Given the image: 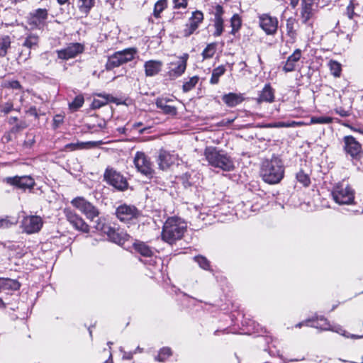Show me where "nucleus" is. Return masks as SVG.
Returning a JSON list of instances; mask_svg holds the SVG:
<instances>
[{
  "label": "nucleus",
  "instance_id": "1",
  "mask_svg": "<svg viewBox=\"0 0 363 363\" xmlns=\"http://www.w3.org/2000/svg\"><path fill=\"white\" fill-rule=\"evenodd\" d=\"M285 167L280 156L273 155L271 159L262 162L260 176L263 181L269 184L279 183L284 177Z\"/></svg>",
  "mask_w": 363,
  "mask_h": 363
},
{
  "label": "nucleus",
  "instance_id": "2",
  "mask_svg": "<svg viewBox=\"0 0 363 363\" xmlns=\"http://www.w3.org/2000/svg\"><path fill=\"white\" fill-rule=\"evenodd\" d=\"M186 230V224L177 217L168 218L165 221L162 232V238L170 245L182 239Z\"/></svg>",
  "mask_w": 363,
  "mask_h": 363
},
{
  "label": "nucleus",
  "instance_id": "3",
  "mask_svg": "<svg viewBox=\"0 0 363 363\" xmlns=\"http://www.w3.org/2000/svg\"><path fill=\"white\" fill-rule=\"evenodd\" d=\"M204 155L208 164L212 167L219 168L223 171H231L234 169V162L232 158L222 150L214 147H207Z\"/></svg>",
  "mask_w": 363,
  "mask_h": 363
},
{
  "label": "nucleus",
  "instance_id": "4",
  "mask_svg": "<svg viewBox=\"0 0 363 363\" xmlns=\"http://www.w3.org/2000/svg\"><path fill=\"white\" fill-rule=\"evenodd\" d=\"M94 228L96 230L106 234L110 241L123 247H127V242L133 241L132 238L128 233L106 225L103 220H98L97 223L94 225Z\"/></svg>",
  "mask_w": 363,
  "mask_h": 363
},
{
  "label": "nucleus",
  "instance_id": "5",
  "mask_svg": "<svg viewBox=\"0 0 363 363\" xmlns=\"http://www.w3.org/2000/svg\"><path fill=\"white\" fill-rule=\"evenodd\" d=\"M70 203L73 207L83 213L88 220L93 222L94 225L97 223L98 220L104 221V219L100 216L99 208L85 198L77 196L74 198Z\"/></svg>",
  "mask_w": 363,
  "mask_h": 363
},
{
  "label": "nucleus",
  "instance_id": "6",
  "mask_svg": "<svg viewBox=\"0 0 363 363\" xmlns=\"http://www.w3.org/2000/svg\"><path fill=\"white\" fill-rule=\"evenodd\" d=\"M331 195L335 203L339 205H350L354 203V191L347 184L339 182L331 191Z\"/></svg>",
  "mask_w": 363,
  "mask_h": 363
},
{
  "label": "nucleus",
  "instance_id": "7",
  "mask_svg": "<svg viewBox=\"0 0 363 363\" xmlns=\"http://www.w3.org/2000/svg\"><path fill=\"white\" fill-rule=\"evenodd\" d=\"M137 50L135 48H128L121 51L116 52L112 55L109 56L106 64V69L107 70L113 69L118 67L123 64L133 60Z\"/></svg>",
  "mask_w": 363,
  "mask_h": 363
},
{
  "label": "nucleus",
  "instance_id": "8",
  "mask_svg": "<svg viewBox=\"0 0 363 363\" xmlns=\"http://www.w3.org/2000/svg\"><path fill=\"white\" fill-rule=\"evenodd\" d=\"M104 179L118 191H125L128 187L126 178L113 168H106L104 174Z\"/></svg>",
  "mask_w": 363,
  "mask_h": 363
},
{
  "label": "nucleus",
  "instance_id": "9",
  "mask_svg": "<svg viewBox=\"0 0 363 363\" xmlns=\"http://www.w3.org/2000/svg\"><path fill=\"white\" fill-rule=\"evenodd\" d=\"M130 242L135 252L144 257L150 259L145 262L146 264L155 265L157 264V262L160 261V259L155 255V252L154 248L149 246L147 243L138 240H133Z\"/></svg>",
  "mask_w": 363,
  "mask_h": 363
},
{
  "label": "nucleus",
  "instance_id": "10",
  "mask_svg": "<svg viewBox=\"0 0 363 363\" xmlns=\"http://www.w3.org/2000/svg\"><path fill=\"white\" fill-rule=\"evenodd\" d=\"M345 153L350 155L352 159L360 160L363 157V150L362 145L352 135H346L343 138Z\"/></svg>",
  "mask_w": 363,
  "mask_h": 363
},
{
  "label": "nucleus",
  "instance_id": "11",
  "mask_svg": "<svg viewBox=\"0 0 363 363\" xmlns=\"http://www.w3.org/2000/svg\"><path fill=\"white\" fill-rule=\"evenodd\" d=\"M64 213L67 220L72 228L82 233H88L90 230L89 225L85 222L83 218L69 208H65Z\"/></svg>",
  "mask_w": 363,
  "mask_h": 363
},
{
  "label": "nucleus",
  "instance_id": "12",
  "mask_svg": "<svg viewBox=\"0 0 363 363\" xmlns=\"http://www.w3.org/2000/svg\"><path fill=\"white\" fill-rule=\"evenodd\" d=\"M134 164L139 172L151 178L154 174L152 164L150 158L143 152H137L133 160Z\"/></svg>",
  "mask_w": 363,
  "mask_h": 363
},
{
  "label": "nucleus",
  "instance_id": "13",
  "mask_svg": "<svg viewBox=\"0 0 363 363\" xmlns=\"http://www.w3.org/2000/svg\"><path fill=\"white\" fill-rule=\"evenodd\" d=\"M140 214V211L133 205L122 204L118 206L116 210L117 218L125 223L137 219Z\"/></svg>",
  "mask_w": 363,
  "mask_h": 363
},
{
  "label": "nucleus",
  "instance_id": "14",
  "mask_svg": "<svg viewBox=\"0 0 363 363\" xmlns=\"http://www.w3.org/2000/svg\"><path fill=\"white\" fill-rule=\"evenodd\" d=\"M260 28L267 35H274L278 29V19L269 13H262L258 16Z\"/></svg>",
  "mask_w": 363,
  "mask_h": 363
},
{
  "label": "nucleus",
  "instance_id": "15",
  "mask_svg": "<svg viewBox=\"0 0 363 363\" xmlns=\"http://www.w3.org/2000/svg\"><path fill=\"white\" fill-rule=\"evenodd\" d=\"M42 226V219L36 216H26L21 222V227L23 231L28 234L35 233L39 231Z\"/></svg>",
  "mask_w": 363,
  "mask_h": 363
},
{
  "label": "nucleus",
  "instance_id": "16",
  "mask_svg": "<svg viewBox=\"0 0 363 363\" xmlns=\"http://www.w3.org/2000/svg\"><path fill=\"white\" fill-rule=\"evenodd\" d=\"M189 55L184 53L179 57L177 61L170 63L169 75L170 77L177 78L184 73L186 69L187 60Z\"/></svg>",
  "mask_w": 363,
  "mask_h": 363
},
{
  "label": "nucleus",
  "instance_id": "17",
  "mask_svg": "<svg viewBox=\"0 0 363 363\" xmlns=\"http://www.w3.org/2000/svg\"><path fill=\"white\" fill-rule=\"evenodd\" d=\"M306 325H311V327L320 329L321 330H332L335 331L337 333L345 335V333H342V332H345L340 326H335L332 327L330 323L328 321L326 318L323 316H320V318L317 317L316 320H307L306 321Z\"/></svg>",
  "mask_w": 363,
  "mask_h": 363
},
{
  "label": "nucleus",
  "instance_id": "18",
  "mask_svg": "<svg viewBox=\"0 0 363 363\" xmlns=\"http://www.w3.org/2000/svg\"><path fill=\"white\" fill-rule=\"evenodd\" d=\"M177 155L171 153L164 149L159 151L157 157V164L160 169L167 170L171 165H172L177 160Z\"/></svg>",
  "mask_w": 363,
  "mask_h": 363
},
{
  "label": "nucleus",
  "instance_id": "19",
  "mask_svg": "<svg viewBox=\"0 0 363 363\" xmlns=\"http://www.w3.org/2000/svg\"><path fill=\"white\" fill-rule=\"evenodd\" d=\"M84 50V46L79 43H71L67 48L57 51V55L60 59L69 60L75 57L77 55L82 53Z\"/></svg>",
  "mask_w": 363,
  "mask_h": 363
},
{
  "label": "nucleus",
  "instance_id": "20",
  "mask_svg": "<svg viewBox=\"0 0 363 363\" xmlns=\"http://www.w3.org/2000/svg\"><path fill=\"white\" fill-rule=\"evenodd\" d=\"M6 182L20 189H30L34 184L33 179L28 176L8 177L6 178Z\"/></svg>",
  "mask_w": 363,
  "mask_h": 363
},
{
  "label": "nucleus",
  "instance_id": "21",
  "mask_svg": "<svg viewBox=\"0 0 363 363\" xmlns=\"http://www.w3.org/2000/svg\"><path fill=\"white\" fill-rule=\"evenodd\" d=\"M316 0H302L301 18L303 23H307L313 16V5Z\"/></svg>",
  "mask_w": 363,
  "mask_h": 363
},
{
  "label": "nucleus",
  "instance_id": "22",
  "mask_svg": "<svg viewBox=\"0 0 363 363\" xmlns=\"http://www.w3.org/2000/svg\"><path fill=\"white\" fill-rule=\"evenodd\" d=\"M274 89L272 87L269 83L266 84L260 91L259 97L257 98V103L262 102L272 103L274 101Z\"/></svg>",
  "mask_w": 363,
  "mask_h": 363
},
{
  "label": "nucleus",
  "instance_id": "23",
  "mask_svg": "<svg viewBox=\"0 0 363 363\" xmlns=\"http://www.w3.org/2000/svg\"><path fill=\"white\" fill-rule=\"evenodd\" d=\"M162 62L160 60H148L144 64L145 72L147 77L157 75L162 67Z\"/></svg>",
  "mask_w": 363,
  "mask_h": 363
},
{
  "label": "nucleus",
  "instance_id": "24",
  "mask_svg": "<svg viewBox=\"0 0 363 363\" xmlns=\"http://www.w3.org/2000/svg\"><path fill=\"white\" fill-rule=\"evenodd\" d=\"M222 100L228 107L232 108L241 104L244 101V97L241 94L230 92L224 94L222 96Z\"/></svg>",
  "mask_w": 363,
  "mask_h": 363
},
{
  "label": "nucleus",
  "instance_id": "25",
  "mask_svg": "<svg viewBox=\"0 0 363 363\" xmlns=\"http://www.w3.org/2000/svg\"><path fill=\"white\" fill-rule=\"evenodd\" d=\"M301 56V51L300 49H296L294 52L288 57L283 70L285 72H290L295 69L296 63L300 60Z\"/></svg>",
  "mask_w": 363,
  "mask_h": 363
},
{
  "label": "nucleus",
  "instance_id": "26",
  "mask_svg": "<svg viewBox=\"0 0 363 363\" xmlns=\"http://www.w3.org/2000/svg\"><path fill=\"white\" fill-rule=\"evenodd\" d=\"M167 104V99L166 98H157L155 101L156 106L161 109L164 114L176 116L177 114V108Z\"/></svg>",
  "mask_w": 363,
  "mask_h": 363
},
{
  "label": "nucleus",
  "instance_id": "27",
  "mask_svg": "<svg viewBox=\"0 0 363 363\" xmlns=\"http://www.w3.org/2000/svg\"><path fill=\"white\" fill-rule=\"evenodd\" d=\"M45 21V10L38 9L34 13L31 15L29 18L30 24H33L36 26H43Z\"/></svg>",
  "mask_w": 363,
  "mask_h": 363
},
{
  "label": "nucleus",
  "instance_id": "28",
  "mask_svg": "<svg viewBox=\"0 0 363 363\" xmlns=\"http://www.w3.org/2000/svg\"><path fill=\"white\" fill-rule=\"evenodd\" d=\"M2 292L9 293V291L18 290L21 284L16 279L9 278H3Z\"/></svg>",
  "mask_w": 363,
  "mask_h": 363
},
{
  "label": "nucleus",
  "instance_id": "29",
  "mask_svg": "<svg viewBox=\"0 0 363 363\" xmlns=\"http://www.w3.org/2000/svg\"><path fill=\"white\" fill-rule=\"evenodd\" d=\"M225 67L223 65H220L213 69L210 83L211 84H217L219 82V78L225 72Z\"/></svg>",
  "mask_w": 363,
  "mask_h": 363
},
{
  "label": "nucleus",
  "instance_id": "30",
  "mask_svg": "<svg viewBox=\"0 0 363 363\" xmlns=\"http://www.w3.org/2000/svg\"><path fill=\"white\" fill-rule=\"evenodd\" d=\"M94 4L95 0H79V9L80 12L86 16L94 6Z\"/></svg>",
  "mask_w": 363,
  "mask_h": 363
},
{
  "label": "nucleus",
  "instance_id": "31",
  "mask_svg": "<svg viewBox=\"0 0 363 363\" xmlns=\"http://www.w3.org/2000/svg\"><path fill=\"white\" fill-rule=\"evenodd\" d=\"M106 123L104 119H98L97 123H86V126L91 133H96L104 129Z\"/></svg>",
  "mask_w": 363,
  "mask_h": 363
},
{
  "label": "nucleus",
  "instance_id": "32",
  "mask_svg": "<svg viewBox=\"0 0 363 363\" xmlns=\"http://www.w3.org/2000/svg\"><path fill=\"white\" fill-rule=\"evenodd\" d=\"M167 0H159L154 6L153 15L155 18H160V13L167 8Z\"/></svg>",
  "mask_w": 363,
  "mask_h": 363
},
{
  "label": "nucleus",
  "instance_id": "33",
  "mask_svg": "<svg viewBox=\"0 0 363 363\" xmlns=\"http://www.w3.org/2000/svg\"><path fill=\"white\" fill-rule=\"evenodd\" d=\"M84 103V96L79 94L77 95L72 102L69 103V108L72 111H76L83 106Z\"/></svg>",
  "mask_w": 363,
  "mask_h": 363
},
{
  "label": "nucleus",
  "instance_id": "34",
  "mask_svg": "<svg viewBox=\"0 0 363 363\" xmlns=\"http://www.w3.org/2000/svg\"><path fill=\"white\" fill-rule=\"evenodd\" d=\"M199 80V77L194 76L191 77L188 81L184 82L182 86V90L184 92H189L195 87Z\"/></svg>",
  "mask_w": 363,
  "mask_h": 363
},
{
  "label": "nucleus",
  "instance_id": "35",
  "mask_svg": "<svg viewBox=\"0 0 363 363\" xmlns=\"http://www.w3.org/2000/svg\"><path fill=\"white\" fill-rule=\"evenodd\" d=\"M11 40L9 36L4 37L0 41V57H4L7 54V50L10 48Z\"/></svg>",
  "mask_w": 363,
  "mask_h": 363
},
{
  "label": "nucleus",
  "instance_id": "36",
  "mask_svg": "<svg viewBox=\"0 0 363 363\" xmlns=\"http://www.w3.org/2000/svg\"><path fill=\"white\" fill-rule=\"evenodd\" d=\"M171 355V349L168 347H164L160 350L158 355L155 357V359L159 362H164Z\"/></svg>",
  "mask_w": 363,
  "mask_h": 363
},
{
  "label": "nucleus",
  "instance_id": "37",
  "mask_svg": "<svg viewBox=\"0 0 363 363\" xmlns=\"http://www.w3.org/2000/svg\"><path fill=\"white\" fill-rule=\"evenodd\" d=\"M216 50V44L215 43L208 44L206 48L202 52V56L203 59L211 58Z\"/></svg>",
  "mask_w": 363,
  "mask_h": 363
},
{
  "label": "nucleus",
  "instance_id": "38",
  "mask_svg": "<svg viewBox=\"0 0 363 363\" xmlns=\"http://www.w3.org/2000/svg\"><path fill=\"white\" fill-rule=\"evenodd\" d=\"M194 259L195 262L198 263L201 268L205 270H211V264L210 262L206 259V257L201 255H198L195 256Z\"/></svg>",
  "mask_w": 363,
  "mask_h": 363
},
{
  "label": "nucleus",
  "instance_id": "39",
  "mask_svg": "<svg viewBox=\"0 0 363 363\" xmlns=\"http://www.w3.org/2000/svg\"><path fill=\"white\" fill-rule=\"evenodd\" d=\"M16 224V220L9 216H0V229H6L11 228Z\"/></svg>",
  "mask_w": 363,
  "mask_h": 363
},
{
  "label": "nucleus",
  "instance_id": "40",
  "mask_svg": "<svg viewBox=\"0 0 363 363\" xmlns=\"http://www.w3.org/2000/svg\"><path fill=\"white\" fill-rule=\"evenodd\" d=\"M333 122V118L329 116H313L311 118V123L329 124Z\"/></svg>",
  "mask_w": 363,
  "mask_h": 363
},
{
  "label": "nucleus",
  "instance_id": "41",
  "mask_svg": "<svg viewBox=\"0 0 363 363\" xmlns=\"http://www.w3.org/2000/svg\"><path fill=\"white\" fill-rule=\"evenodd\" d=\"M296 179L304 186H308L309 184H311V179L309 176L307 174H306L303 170H300L296 174Z\"/></svg>",
  "mask_w": 363,
  "mask_h": 363
},
{
  "label": "nucleus",
  "instance_id": "42",
  "mask_svg": "<svg viewBox=\"0 0 363 363\" xmlns=\"http://www.w3.org/2000/svg\"><path fill=\"white\" fill-rule=\"evenodd\" d=\"M329 66L330 69V72L335 77H340L341 74V65L337 61L330 60L329 62Z\"/></svg>",
  "mask_w": 363,
  "mask_h": 363
},
{
  "label": "nucleus",
  "instance_id": "43",
  "mask_svg": "<svg viewBox=\"0 0 363 363\" xmlns=\"http://www.w3.org/2000/svg\"><path fill=\"white\" fill-rule=\"evenodd\" d=\"M180 180L185 188L191 186L194 183L191 174L189 172L182 174L180 177Z\"/></svg>",
  "mask_w": 363,
  "mask_h": 363
},
{
  "label": "nucleus",
  "instance_id": "44",
  "mask_svg": "<svg viewBox=\"0 0 363 363\" xmlns=\"http://www.w3.org/2000/svg\"><path fill=\"white\" fill-rule=\"evenodd\" d=\"M214 27L216 30L213 33L215 37L220 36L223 31V18L214 19Z\"/></svg>",
  "mask_w": 363,
  "mask_h": 363
},
{
  "label": "nucleus",
  "instance_id": "45",
  "mask_svg": "<svg viewBox=\"0 0 363 363\" xmlns=\"http://www.w3.org/2000/svg\"><path fill=\"white\" fill-rule=\"evenodd\" d=\"M232 30L231 33L235 34L241 26V21L238 15H233L230 20Z\"/></svg>",
  "mask_w": 363,
  "mask_h": 363
},
{
  "label": "nucleus",
  "instance_id": "46",
  "mask_svg": "<svg viewBox=\"0 0 363 363\" xmlns=\"http://www.w3.org/2000/svg\"><path fill=\"white\" fill-rule=\"evenodd\" d=\"M296 20L294 18H289L286 20V31L288 35L293 37L296 34L294 30Z\"/></svg>",
  "mask_w": 363,
  "mask_h": 363
},
{
  "label": "nucleus",
  "instance_id": "47",
  "mask_svg": "<svg viewBox=\"0 0 363 363\" xmlns=\"http://www.w3.org/2000/svg\"><path fill=\"white\" fill-rule=\"evenodd\" d=\"M4 87L12 89L15 90H21L22 86L20 82L17 80L5 81L3 84Z\"/></svg>",
  "mask_w": 363,
  "mask_h": 363
},
{
  "label": "nucleus",
  "instance_id": "48",
  "mask_svg": "<svg viewBox=\"0 0 363 363\" xmlns=\"http://www.w3.org/2000/svg\"><path fill=\"white\" fill-rule=\"evenodd\" d=\"M295 122L292 123H286L283 121L274 122L268 123L266 125L267 128H286V127H293L295 125Z\"/></svg>",
  "mask_w": 363,
  "mask_h": 363
},
{
  "label": "nucleus",
  "instance_id": "49",
  "mask_svg": "<svg viewBox=\"0 0 363 363\" xmlns=\"http://www.w3.org/2000/svg\"><path fill=\"white\" fill-rule=\"evenodd\" d=\"M38 39L36 36L30 35L26 38L23 43V46L27 48H32L35 47L38 43Z\"/></svg>",
  "mask_w": 363,
  "mask_h": 363
},
{
  "label": "nucleus",
  "instance_id": "50",
  "mask_svg": "<svg viewBox=\"0 0 363 363\" xmlns=\"http://www.w3.org/2000/svg\"><path fill=\"white\" fill-rule=\"evenodd\" d=\"M190 19L200 24L203 19V14L201 11H196L192 13V16Z\"/></svg>",
  "mask_w": 363,
  "mask_h": 363
},
{
  "label": "nucleus",
  "instance_id": "51",
  "mask_svg": "<svg viewBox=\"0 0 363 363\" xmlns=\"http://www.w3.org/2000/svg\"><path fill=\"white\" fill-rule=\"evenodd\" d=\"M63 119H64V116L60 114H57V115L55 116L53 118V120H52L53 128L54 129L57 128L62 123Z\"/></svg>",
  "mask_w": 363,
  "mask_h": 363
},
{
  "label": "nucleus",
  "instance_id": "52",
  "mask_svg": "<svg viewBox=\"0 0 363 363\" xmlns=\"http://www.w3.org/2000/svg\"><path fill=\"white\" fill-rule=\"evenodd\" d=\"M26 126H27V125L25 122L21 121L18 123H17L15 126H13L11 128V130H10L11 131V133H18V131L26 128Z\"/></svg>",
  "mask_w": 363,
  "mask_h": 363
},
{
  "label": "nucleus",
  "instance_id": "53",
  "mask_svg": "<svg viewBox=\"0 0 363 363\" xmlns=\"http://www.w3.org/2000/svg\"><path fill=\"white\" fill-rule=\"evenodd\" d=\"M174 9L186 8L187 6L188 0H173Z\"/></svg>",
  "mask_w": 363,
  "mask_h": 363
},
{
  "label": "nucleus",
  "instance_id": "54",
  "mask_svg": "<svg viewBox=\"0 0 363 363\" xmlns=\"http://www.w3.org/2000/svg\"><path fill=\"white\" fill-rule=\"evenodd\" d=\"M335 111L337 114L340 115L342 117H347L351 114L350 110H345L342 107H337L335 109Z\"/></svg>",
  "mask_w": 363,
  "mask_h": 363
},
{
  "label": "nucleus",
  "instance_id": "55",
  "mask_svg": "<svg viewBox=\"0 0 363 363\" xmlns=\"http://www.w3.org/2000/svg\"><path fill=\"white\" fill-rule=\"evenodd\" d=\"M13 108V105L11 102L6 103L1 108V111L4 114H8Z\"/></svg>",
  "mask_w": 363,
  "mask_h": 363
},
{
  "label": "nucleus",
  "instance_id": "56",
  "mask_svg": "<svg viewBox=\"0 0 363 363\" xmlns=\"http://www.w3.org/2000/svg\"><path fill=\"white\" fill-rule=\"evenodd\" d=\"M346 14L350 19H352L354 15L353 1H351L347 7Z\"/></svg>",
  "mask_w": 363,
  "mask_h": 363
},
{
  "label": "nucleus",
  "instance_id": "57",
  "mask_svg": "<svg viewBox=\"0 0 363 363\" xmlns=\"http://www.w3.org/2000/svg\"><path fill=\"white\" fill-rule=\"evenodd\" d=\"M196 29H194L192 26L189 25L188 23L186 25V28L183 30V35L185 37L190 36Z\"/></svg>",
  "mask_w": 363,
  "mask_h": 363
},
{
  "label": "nucleus",
  "instance_id": "58",
  "mask_svg": "<svg viewBox=\"0 0 363 363\" xmlns=\"http://www.w3.org/2000/svg\"><path fill=\"white\" fill-rule=\"evenodd\" d=\"M223 13V7L220 5H217L216 6V13L214 16V19L222 18V14Z\"/></svg>",
  "mask_w": 363,
  "mask_h": 363
},
{
  "label": "nucleus",
  "instance_id": "59",
  "mask_svg": "<svg viewBox=\"0 0 363 363\" xmlns=\"http://www.w3.org/2000/svg\"><path fill=\"white\" fill-rule=\"evenodd\" d=\"M104 104V103H103L100 100H98V99H94L92 102V107L94 108H101L103 105Z\"/></svg>",
  "mask_w": 363,
  "mask_h": 363
},
{
  "label": "nucleus",
  "instance_id": "60",
  "mask_svg": "<svg viewBox=\"0 0 363 363\" xmlns=\"http://www.w3.org/2000/svg\"><path fill=\"white\" fill-rule=\"evenodd\" d=\"M188 24L190 26H192V27L196 30L198 28L199 25V23H197L196 22H194V21H192L190 18H189V23Z\"/></svg>",
  "mask_w": 363,
  "mask_h": 363
},
{
  "label": "nucleus",
  "instance_id": "61",
  "mask_svg": "<svg viewBox=\"0 0 363 363\" xmlns=\"http://www.w3.org/2000/svg\"><path fill=\"white\" fill-rule=\"evenodd\" d=\"M133 354H134L133 352H129V353L125 352V354L123 355V359H131L133 358Z\"/></svg>",
  "mask_w": 363,
  "mask_h": 363
},
{
  "label": "nucleus",
  "instance_id": "62",
  "mask_svg": "<svg viewBox=\"0 0 363 363\" xmlns=\"http://www.w3.org/2000/svg\"><path fill=\"white\" fill-rule=\"evenodd\" d=\"M299 2V0H290V5L293 9H295L298 4Z\"/></svg>",
  "mask_w": 363,
  "mask_h": 363
},
{
  "label": "nucleus",
  "instance_id": "63",
  "mask_svg": "<svg viewBox=\"0 0 363 363\" xmlns=\"http://www.w3.org/2000/svg\"><path fill=\"white\" fill-rule=\"evenodd\" d=\"M30 115H34L37 116V111L35 108H30L28 111Z\"/></svg>",
  "mask_w": 363,
  "mask_h": 363
},
{
  "label": "nucleus",
  "instance_id": "64",
  "mask_svg": "<svg viewBox=\"0 0 363 363\" xmlns=\"http://www.w3.org/2000/svg\"><path fill=\"white\" fill-rule=\"evenodd\" d=\"M17 121H18V118L16 117H10L9 118V123L11 125V124L14 123Z\"/></svg>",
  "mask_w": 363,
  "mask_h": 363
}]
</instances>
